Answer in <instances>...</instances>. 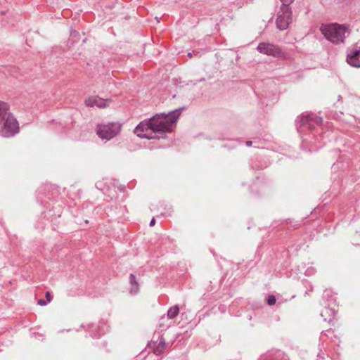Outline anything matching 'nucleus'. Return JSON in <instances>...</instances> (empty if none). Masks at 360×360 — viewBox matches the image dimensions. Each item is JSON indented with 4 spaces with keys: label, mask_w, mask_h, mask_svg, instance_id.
<instances>
[{
    "label": "nucleus",
    "mask_w": 360,
    "mask_h": 360,
    "mask_svg": "<svg viewBox=\"0 0 360 360\" xmlns=\"http://www.w3.org/2000/svg\"><path fill=\"white\" fill-rule=\"evenodd\" d=\"M292 20V12L290 6L281 5L278 12L276 26L280 30H286Z\"/></svg>",
    "instance_id": "5"
},
{
    "label": "nucleus",
    "mask_w": 360,
    "mask_h": 360,
    "mask_svg": "<svg viewBox=\"0 0 360 360\" xmlns=\"http://www.w3.org/2000/svg\"><path fill=\"white\" fill-rule=\"evenodd\" d=\"M49 302L46 301V300H43V299H40L37 301V304L40 306H45L48 304Z\"/></svg>",
    "instance_id": "19"
},
{
    "label": "nucleus",
    "mask_w": 360,
    "mask_h": 360,
    "mask_svg": "<svg viewBox=\"0 0 360 360\" xmlns=\"http://www.w3.org/2000/svg\"><path fill=\"white\" fill-rule=\"evenodd\" d=\"M185 107L166 112L156 113L145 119L135 127L134 133L141 139H165L167 133H172Z\"/></svg>",
    "instance_id": "1"
},
{
    "label": "nucleus",
    "mask_w": 360,
    "mask_h": 360,
    "mask_svg": "<svg viewBox=\"0 0 360 360\" xmlns=\"http://www.w3.org/2000/svg\"><path fill=\"white\" fill-rule=\"evenodd\" d=\"M174 323L172 320H170L165 314L162 315L159 321V323L157 326L158 330L160 332L166 330L169 328Z\"/></svg>",
    "instance_id": "11"
},
{
    "label": "nucleus",
    "mask_w": 360,
    "mask_h": 360,
    "mask_svg": "<svg viewBox=\"0 0 360 360\" xmlns=\"http://www.w3.org/2000/svg\"><path fill=\"white\" fill-rule=\"evenodd\" d=\"M321 31L325 37L333 44L343 43L346 35L349 34L347 26L337 23L323 25Z\"/></svg>",
    "instance_id": "2"
},
{
    "label": "nucleus",
    "mask_w": 360,
    "mask_h": 360,
    "mask_svg": "<svg viewBox=\"0 0 360 360\" xmlns=\"http://www.w3.org/2000/svg\"><path fill=\"white\" fill-rule=\"evenodd\" d=\"M155 222H156V221H155V218L153 217L150 221V226H153L155 224Z\"/></svg>",
    "instance_id": "21"
},
{
    "label": "nucleus",
    "mask_w": 360,
    "mask_h": 360,
    "mask_svg": "<svg viewBox=\"0 0 360 360\" xmlns=\"http://www.w3.org/2000/svg\"><path fill=\"white\" fill-rule=\"evenodd\" d=\"M258 360H290L288 356L284 354H278L274 355L271 354H265L259 356Z\"/></svg>",
    "instance_id": "13"
},
{
    "label": "nucleus",
    "mask_w": 360,
    "mask_h": 360,
    "mask_svg": "<svg viewBox=\"0 0 360 360\" xmlns=\"http://www.w3.org/2000/svg\"><path fill=\"white\" fill-rule=\"evenodd\" d=\"M179 307L177 305H174L170 307L167 314H165L170 320H172L179 314Z\"/></svg>",
    "instance_id": "15"
},
{
    "label": "nucleus",
    "mask_w": 360,
    "mask_h": 360,
    "mask_svg": "<svg viewBox=\"0 0 360 360\" xmlns=\"http://www.w3.org/2000/svg\"><path fill=\"white\" fill-rule=\"evenodd\" d=\"M322 122L323 119L321 117L313 114H302L297 118L296 124L298 129L306 127L311 129L314 127V124H320Z\"/></svg>",
    "instance_id": "7"
},
{
    "label": "nucleus",
    "mask_w": 360,
    "mask_h": 360,
    "mask_svg": "<svg viewBox=\"0 0 360 360\" xmlns=\"http://www.w3.org/2000/svg\"><path fill=\"white\" fill-rule=\"evenodd\" d=\"M20 132L19 123L10 112L0 120V136L4 138H11Z\"/></svg>",
    "instance_id": "3"
},
{
    "label": "nucleus",
    "mask_w": 360,
    "mask_h": 360,
    "mask_svg": "<svg viewBox=\"0 0 360 360\" xmlns=\"http://www.w3.org/2000/svg\"><path fill=\"white\" fill-rule=\"evenodd\" d=\"M8 103L0 101V120L10 112Z\"/></svg>",
    "instance_id": "14"
},
{
    "label": "nucleus",
    "mask_w": 360,
    "mask_h": 360,
    "mask_svg": "<svg viewBox=\"0 0 360 360\" xmlns=\"http://www.w3.org/2000/svg\"><path fill=\"white\" fill-rule=\"evenodd\" d=\"M245 145H246V146L250 147V146H251L252 145V141H247L245 142Z\"/></svg>",
    "instance_id": "23"
},
{
    "label": "nucleus",
    "mask_w": 360,
    "mask_h": 360,
    "mask_svg": "<svg viewBox=\"0 0 360 360\" xmlns=\"http://www.w3.org/2000/svg\"><path fill=\"white\" fill-rule=\"evenodd\" d=\"M94 338H99L101 335L100 333L98 334H96V333H93L91 335Z\"/></svg>",
    "instance_id": "22"
},
{
    "label": "nucleus",
    "mask_w": 360,
    "mask_h": 360,
    "mask_svg": "<svg viewBox=\"0 0 360 360\" xmlns=\"http://www.w3.org/2000/svg\"><path fill=\"white\" fill-rule=\"evenodd\" d=\"M84 103L86 106L94 107L97 106L99 108H105L108 104L106 101L98 96H91L85 99Z\"/></svg>",
    "instance_id": "10"
},
{
    "label": "nucleus",
    "mask_w": 360,
    "mask_h": 360,
    "mask_svg": "<svg viewBox=\"0 0 360 360\" xmlns=\"http://www.w3.org/2000/svg\"><path fill=\"white\" fill-rule=\"evenodd\" d=\"M188 56L189 58H191V57H192V53H190V52H189V53H188Z\"/></svg>",
    "instance_id": "24"
},
{
    "label": "nucleus",
    "mask_w": 360,
    "mask_h": 360,
    "mask_svg": "<svg viewBox=\"0 0 360 360\" xmlns=\"http://www.w3.org/2000/svg\"><path fill=\"white\" fill-rule=\"evenodd\" d=\"M45 297H46V301H47L48 302H50L51 301V300H52V296H51V292H50L49 291H47V292H46Z\"/></svg>",
    "instance_id": "20"
},
{
    "label": "nucleus",
    "mask_w": 360,
    "mask_h": 360,
    "mask_svg": "<svg viewBox=\"0 0 360 360\" xmlns=\"http://www.w3.org/2000/svg\"><path fill=\"white\" fill-rule=\"evenodd\" d=\"M276 301V297L274 295H269L267 298V303L269 305L274 304Z\"/></svg>",
    "instance_id": "17"
},
{
    "label": "nucleus",
    "mask_w": 360,
    "mask_h": 360,
    "mask_svg": "<svg viewBox=\"0 0 360 360\" xmlns=\"http://www.w3.org/2000/svg\"><path fill=\"white\" fill-rule=\"evenodd\" d=\"M121 130V124L111 122L107 124H98L96 133L102 139L110 140L117 136Z\"/></svg>",
    "instance_id": "4"
},
{
    "label": "nucleus",
    "mask_w": 360,
    "mask_h": 360,
    "mask_svg": "<svg viewBox=\"0 0 360 360\" xmlns=\"http://www.w3.org/2000/svg\"><path fill=\"white\" fill-rule=\"evenodd\" d=\"M330 312H331L333 314V318H330L328 320V322H331L333 320L335 319V313L333 310H331L330 309H326L322 313H321V316H324L325 314H329Z\"/></svg>",
    "instance_id": "16"
},
{
    "label": "nucleus",
    "mask_w": 360,
    "mask_h": 360,
    "mask_svg": "<svg viewBox=\"0 0 360 360\" xmlns=\"http://www.w3.org/2000/svg\"><path fill=\"white\" fill-rule=\"evenodd\" d=\"M282 2L281 5H285L286 6H290V5L295 1V0H280Z\"/></svg>",
    "instance_id": "18"
},
{
    "label": "nucleus",
    "mask_w": 360,
    "mask_h": 360,
    "mask_svg": "<svg viewBox=\"0 0 360 360\" xmlns=\"http://www.w3.org/2000/svg\"><path fill=\"white\" fill-rule=\"evenodd\" d=\"M129 282L130 285L129 292L132 295L136 294L139 290V283L136 276L133 274H130L129 276Z\"/></svg>",
    "instance_id": "12"
},
{
    "label": "nucleus",
    "mask_w": 360,
    "mask_h": 360,
    "mask_svg": "<svg viewBox=\"0 0 360 360\" xmlns=\"http://www.w3.org/2000/svg\"><path fill=\"white\" fill-rule=\"evenodd\" d=\"M147 347L152 349L156 356L161 355L167 348L165 338L163 335H160L156 340H153L147 344Z\"/></svg>",
    "instance_id": "8"
},
{
    "label": "nucleus",
    "mask_w": 360,
    "mask_h": 360,
    "mask_svg": "<svg viewBox=\"0 0 360 360\" xmlns=\"http://www.w3.org/2000/svg\"><path fill=\"white\" fill-rule=\"evenodd\" d=\"M257 50L263 54L276 57L281 59H286L287 53L283 52L282 49L273 44L262 42L257 46Z\"/></svg>",
    "instance_id": "6"
},
{
    "label": "nucleus",
    "mask_w": 360,
    "mask_h": 360,
    "mask_svg": "<svg viewBox=\"0 0 360 360\" xmlns=\"http://www.w3.org/2000/svg\"><path fill=\"white\" fill-rule=\"evenodd\" d=\"M360 49H348L347 51V63L352 67L360 68Z\"/></svg>",
    "instance_id": "9"
}]
</instances>
